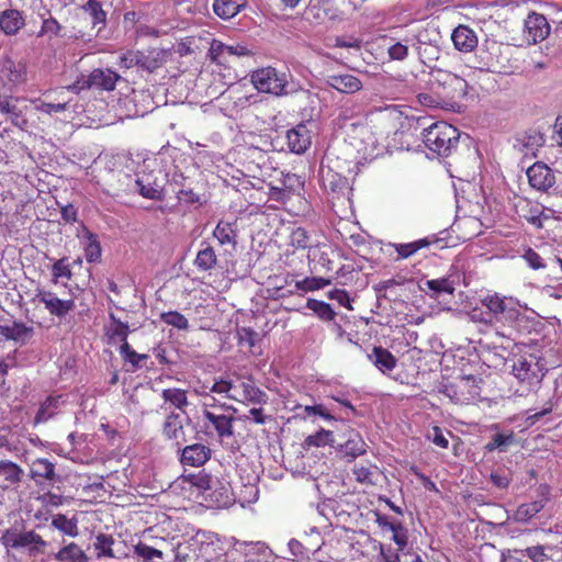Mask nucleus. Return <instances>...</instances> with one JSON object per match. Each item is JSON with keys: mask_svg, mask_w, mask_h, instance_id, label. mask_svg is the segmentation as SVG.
<instances>
[{"mask_svg": "<svg viewBox=\"0 0 562 562\" xmlns=\"http://www.w3.org/2000/svg\"><path fill=\"white\" fill-rule=\"evenodd\" d=\"M113 544H114V539L111 535H105V533L98 535L95 538V542H94V549L97 551V557L98 558L106 557V558L114 559L115 554L112 549Z\"/></svg>", "mask_w": 562, "mask_h": 562, "instance_id": "obj_48", "label": "nucleus"}, {"mask_svg": "<svg viewBox=\"0 0 562 562\" xmlns=\"http://www.w3.org/2000/svg\"><path fill=\"white\" fill-rule=\"evenodd\" d=\"M426 286L435 294L447 293L452 295L454 293V285L448 278L427 280Z\"/></svg>", "mask_w": 562, "mask_h": 562, "instance_id": "obj_56", "label": "nucleus"}, {"mask_svg": "<svg viewBox=\"0 0 562 562\" xmlns=\"http://www.w3.org/2000/svg\"><path fill=\"white\" fill-rule=\"evenodd\" d=\"M82 9L89 12L94 25L105 23L106 12L102 9L100 1L88 0L87 3L82 7Z\"/></svg>", "mask_w": 562, "mask_h": 562, "instance_id": "obj_55", "label": "nucleus"}, {"mask_svg": "<svg viewBox=\"0 0 562 562\" xmlns=\"http://www.w3.org/2000/svg\"><path fill=\"white\" fill-rule=\"evenodd\" d=\"M53 282L57 283L60 278L70 279L71 270L66 258H61L52 266Z\"/></svg>", "mask_w": 562, "mask_h": 562, "instance_id": "obj_58", "label": "nucleus"}, {"mask_svg": "<svg viewBox=\"0 0 562 562\" xmlns=\"http://www.w3.org/2000/svg\"><path fill=\"white\" fill-rule=\"evenodd\" d=\"M367 445L362 437L353 429L349 430L347 440L340 445V452L353 460L366 452Z\"/></svg>", "mask_w": 562, "mask_h": 562, "instance_id": "obj_36", "label": "nucleus"}, {"mask_svg": "<svg viewBox=\"0 0 562 562\" xmlns=\"http://www.w3.org/2000/svg\"><path fill=\"white\" fill-rule=\"evenodd\" d=\"M254 55L252 50L243 44L226 45L218 40H213L209 49L211 61L226 65L231 56L244 57Z\"/></svg>", "mask_w": 562, "mask_h": 562, "instance_id": "obj_15", "label": "nucleus"}, {"mask_svg": "<svg viewBox=\"0 0 562 562\" xmlns=\"http://www.w3.org/2000/svg\"><path fill=\"white\" fill-rule=\"evenodd\" d=\"M428 85L431 91L442 98L446 105H452L463 100L469 88L464 78L441 68L431 69Z\"/></svg>", "mask_w": 562, "mask_h": 562, "instance_id": "obj_2", "label": "nucleus"}, {"mask_svg": "<svg viewBox=\"0 0 562 562\" xmlns=\"http://www.w3.org/2000/svg\"><path fill=\"white\" fill-rule=\"evenodd\" d=\"M29 101L22 97L0 95V113L22 131L29 127Z\"/></svg>", "mask_w": 562, "mask_h": 562, "instance_id": "obj_10", "label": "nucleus"}, {"mask_svg": "<svg viewBox=\"0 0 562 562\" xmlns=\"http://www.w3.org/2000/svg\"><path fill=\"white\" fill-rule=\"evenodd\" d=\"M120 80V75L109 68L93 69L88 77L89 87H94L105 91L115 89L116 82Z\"/></svg>", "mask_w": 562, "mask_h": 562, "instance_id": "obj_28", "label": "nucleus"}, {"mask_svg": "<svg viewBox=\"0 0 562 562\" xmlns=\"http://www.w3.org/2000/svg\"><path fill=\"white\" fill-rule=\"evenodd\" d=\"M519 216L536 228L543 227V220L548 216L543 214V206L538 203H532L529 200H522L517 205Z\"/></svg>", "mask_w": 562, "mask_h": 562, "instance_id": "obj_32", "label": "nucleus"}, {"mask_svg": "<svg viewBox=\"0 0 562 562\" xmlns=\"http://www.w3.org/2000/svg\"><path fill=\"white\" fill-rule=\"evenodd\" d=\"M202 502L207 508H228L235 503V496L228 483L215 480L211 488L204 492Z\"/></svg>", "mask_w": 562, "mask_h": 562, "instance_id": "obj_13", "label": "nucleus"}, {"mask_svg": "<svg viewBox=\"0 0 562 562\" xmlns=\"http://www.w3.org/2000/svg\"><path fill=\"white\" fill-rule=\"evenodd\" d=\"M436 240L431 237H424L411 243H390L389 247L396 251V257L394 260L400 261L414 256L420 249L429 247Z\"/></svg>", "mask_w": 562, "mask_h": 562, "instance_id": "obj_30", "label": "nucleus"}, {"mask_svg": "<svg viewBox=\"0 0 562 562\" xmlns=\"http://www.w3.org/2000/svg\"><path fill=\"white\" fill-rule=\"evenodd\" d=\"M258 334L250 327H241L237 329V344L247 347L249 352L257 355L255 350Z\"/></svg>", "mask_w": 562, "mask_h": 562, "instance_id": "obj_51", "label": "nucleus"}, {"mask_svg": "<svg viewBox=\"0 0 562 562\" xmlns=\"http://www.w3.org/2000/svg\"><path fill=\"white\" fill-rule=\"evenodd\" d=\"M213 402L216 400L213 397ZM236 408L233 406H224L213 404H206L203 409L204 427L210 430L211 434H215L221 440L225 438L234 437V413Z\"/></svg>", "mask_w": 562, "mask_h": 562, "instance_id": "obj_6", "label": "nucleus"}, {"mask_svg": "<svg viewBox=\"0 0 562 562\" xmlns=\"http://www.w3.org/2000/svg\"><path fill=\"white\" fill-rule=\"evenodd\" d=\"M513 374L520 382L528 386L538 385L543 376V364L536 356L519 357L513 364Z\"/></svg>", "mask_w": 562, "mask_h": 562, "instance_id": "obj_11", "label": "nucleus"}, {"mask_svg": "<svg viewBox=\"0 0 562 562\" xmlns=\"http://www.w3.org/2000/svg\"><path fill=\"white\" fill-rule=\"evenodd\" d=\"M524 32L527 41L536 44L549 35L550 25L542 14L532 12L525 20Z\"/></svg>", "mask_w": 562, "mask_h": 562, "instance_id": "obj_21", "label": "nucleus"}, {"mask_svg": "<svg viewBox=\"0 0 562 562\" xmlns=\"http://www.w3.org/2000/svg\"><path fill=\"white\" fill-rule=\"evenodd\" d=\"M236 387L239 390L238 393L228 395L229 400L259 405L268 402L267 393L259 389L251 378L243 380Z\"/></svg>", "mask_w": 562, "mask_h": 562, "instance_id": "obj_19", "label": "nucleus"}, {"mask_svg": "<svg viewBox=\"0 0 562 562\" xmlns=\"http://www.w3.org/2000/svg\"><path fill=\"white\" fill-rule=\"evenodd\" d=\"M67 105H68V100H58L57 102L41 101L36 105V110L42 113L50 115L53 113L64 112L66 110Z\"/></svg>", "mask_w": 562, "mask_h": 562, "instance_id": "obj_59", "label": "nucleus"}, {"mask_svg": "<svg viewBox=\"0 0 562 562\" xmlns=\"http://www.w3.org/2000/svg\"><path fill=\"white\" fill-rule=\"evenodd\" d=\"M333 436H334L333 431L322 428L314 435H310L304 439L303 448L304 449H310L312 447L321 448V447L331 445L334 442Z\"/></svg>", "mask_w": 562, "mask_h": 562, "instance_id": "obj_47", "label": "nucleus"}, {"mask_svg": "<svg viewBox=\"0 0 562 562\" xmlns=\"http://www.w3.org/2000/svg\"><path fill=\"white\" fill-rule=\"evenodd\" d=\"M110 323L104 327V335L108 338V344L127 342L130 327L127 323H123L113 313L109 315Z\"/></svg>", "mask_w": 562, "mask_h": 562, "instance_id": "obj_33", "label": "nucleus"}, {"mask_svg": "<svg viewBox=\"0 0 562 562\" xmlns=\"http://www.w3.org/2000/svg\"><path fill=\"white\" fill-rule=\"evenodd\" d=\"M286 140L290 151L303 154L311 146V132L305 124H297L286 132Z\"/></svg>", "mask_w": 562, "mask_h": 562, "instance_id": "obj_24", "label": "nucleus"}, {"mask_svg": "<svg viewBox=\"0 0 562 562\" xmlns=\"http://www.w3.org/2000/svg\"><path fill=\"white\" fill-rule=\"evenodd\" d=\"M33 333V328L22 322H14L11 326L0 325V335L8 340L24 341Z\"/></svg>", "mask_w": 562, "mask_h": 562, "instance_id": "obj_42", "label": "nucleus"}, {"mask_svg": "<svg viewBox=\"0 0 562 562\" xmlns=\"http://www.w3.org/2000/svg\"><path fill=\"white\" fill-rule=\"evenodd\" d=\"M0 540L7 548L27 549L30 555L43 554L47 547V542L34 530L21 532L16 528H10L2 533Z\"/></svg>", "mask_w": 562, "mask_h": 562, "instance_id": "obj_9", "label": "nucleus"}, {"mask_svg": "<svg viewBox=\"0 0 562 562\" xmlns=\"http://www.w3.org/2000/svg\"><path fill=\"white\" fill-rule=\"evenodd\" d=\"M417 100L422 105L429 108H439L446 105L442 98H440L438 93H435V91L431 90L430 92L418 93Z\"/></svg>", "mask_w": 562, "mask_h": 562, "instance_id": "obj_61", "label": "nucleus"}, {"mask_svg": "<svg viewBox=\"0 0 562 562\" xmlns=\"http://www.w3.org/2000/svg\"><path fill=\"white\" fill-rule=\"evenodd\" d=\"M327 85L341 93H356L362 89L361 80L351 74L330 75L326 79Z\"/></svg>", "mask_w": 562, "mask_h": 562, "instance_id": "obj_27", "label": "nucleus"}, {"mask_svg": "<svg viewBox=\"0 0 562 562\" xmlns=\"http://www.w3.org/2000/svg\"><path fill=\"white\" fill-rule=\"evenodd\" d=\"M369 359L382 373L392 371L397 363L395 356L381 346L373 347L372 353L369 355Z\"/></svg>", "mask_w": 562, "mask_h": 562, "instance_id": "obj_35", "label": "nucleus"}, {"mask_svg": "<svg viewBox=\"0 0 562 562\" xmlns=\"http://www.w3.org/2000/svg\"><path fill=\"white\" fill-rule=\"evenodd\" d=\"M52 525L63 533L76 537L78 535V526L76 520L68 519L64 514H57L53 517Z\"/></svg>", "mask_w": 562, "mask_h": 562, "instance_id": "obj_49", "label": "nucleus"}, {"mask_svg": "<svg viewBox=\"0 0 562 562\" xmlns=\"http://www.w3.org/2000/svg\"><path fill=\"white\" fill-rule=\"evenodd\" d=\"M25 26L23 12L18 9H5L0 12V30L8 36L16 35Z\"/></svg>", "mask_w": 562, "mask_h": 562, "instance_id": "obj_26", "label": "nucleus"}, {"mask_svg": "<svg viewBox=\"0 0 562 562\" xmlns=\"http://www.w3.org/2000/svg\"><path fill=\"white\" fill-rule=\"evenodd\" d=\"M352 473L356 481L362 485H373L379 475L378 468L370 462L355 464Z\"/></svg>", "mask_w": 562, "mask_h": 562, "instance_id": "obj_38", "label": "nucleus"}, {"mask_svg": "<svg viewBox=\"0 0 562 562\" xmlns=\"http://www.w3.org/2000/svg\"><path fill=\"white\" fill-rule=\"evenodd\" d=\"M481 384L482 379L477 376H458L443 386V394L456 404H473L481 398Z\"/></svg>", "mask_w": 562, "mask_h": 562, "instance_id": "obj_7", "label": "nucleus"}, {"mask_svg": "<svg viewBox=\"0 0 562 562\" xmlns=\"http://www.w3.org/2000/svg\"><path fill=\"white\" fill-rule=\"evenodd\" d=\"M359 164L357 155H327L319 169L324 191L333 199L345 196L349 192V177L357 172Z\"/></svg>", "mask_w": 562, "mask_h": 562, "instance_id": "obj_1", "label": "nucleus"}, {"mask_svg": "<svg viewBox=\"0 0 562 562\" xmlns=\"http://www.w3.org/2000/svg\"><path fill=\"white\" fill-rule=\"evenodd\" d=\"M120 355L125 362H130L132 364L133 370L140 368L142 360L148 358V356L145 353H137L128 342L121 345Z\"/></svg>", "mask_w": 562, "mask_h": 562, "instance_id": "obj_52", "label": "nucleus"}, {"mask_svg": "<svg viewBox=\"0 0 562 562\" xmlns=\"http://www.w3.org/2000/svg\"><path fill=\"white\" fill-rule=\"evenodd\" d=\"M36 299L44 304L50 315L58 318H64L76 306L74 300H61L54 292L46 290H37Z\"/></svg>", "mask_w": 562, "mask_h": 562, "instance_id": "obj_17", "label": "nucleus"}, {"mask_svg": "<svg viewBox=\"0 0 562 562\" xmlns=\"http://www.w3.org/2000/svg\"><path fill=\"white\" fill-rule=\"evenodd\" d=\"M515 441V435L513 431L508 434H496L485 445V449L490 452L494 450L505 451L506 448Z\"/></svg>", "mask_w": 562, "mask_h": 562, "instance_id": "obj_53", "label": "nucleus"}, {"mask_svg": "<svg viewBox=\"0 0 562 562\" xmlns=\"http://www.w3.org/2000/svg\"><path fill=\"white\" fill-rule=\"evenodd\" d=\"M520 552L525 553L532 562H546L549 560L546 547L541 544L528 547L525 550H520Z\"/></svg>", "mask_w": 562, "mask_h": 562, "instance_id": "obj_63", "label": "nucleus"}, {"mask_svg": "<svg viewBox=\"0 0 562 562\" xmlns=\"http://www.w3.org/2000/svg\"><path fill=\"white\" fill-rule=\"evenodd\" d=\"M26 66L22 61L4 58L0 61V78L5 83L19 85L26 80Z\"/></svg>", "mask_w": 562, "mask_h": 562, "instance_id": "obj_22", "label": "nucleus"}, {"mask_svg": "<svg viewBox=\"0 0 562 562\" xmlns=\"http://www.w3.org/2000/svg\"><path fill=\"white\" fill-rule=\"evenodd\" d=\"M391 60L402 61L408 56V46L402 42H395L387 47Z\"/></svg>", "mask_w": 562, "mask_h": 562, "instance_id": "obj_62", "label": "nucleus"}, {"mask_svg": "<svg viewBox=\"0 0 562 562\" xmlns=\"http://www.w3.org/2000/svg\"><path fill=\"white\" fill-rule=\"evenodd\" d=\"M247 5V0H214L213 11L223 19L229 20Z\"/></svg>", "mask_w": 562, "mask_h": 562, "instance_id": "obj_37", "label": "nucleus"}, {"mask_svg": "<svg viewBox=\"0 0 562 562\" xmlns=\"http://www.w3.org/2000/svg\"><path fill=\"white\" fill-rule=\"evenodd\" d=\"M213 236L221 245H236L237 227L236 223L220 221L213 231Z\"/></svg>", "mask_w": 562, "mask_h": 562, "instance_id": "obj_41", "label": "nucleus"}, {"mask_svg": "<svg viewBox=\"0 0 562 562\" xmlns=\"http://www.w3.org/2000/svg\"><path fill=\"white\" fill-rule=\"evenodd\" d=\"M23 469L10 460H0V487L5 490L22 482Z\"/></svg>", "mask_w": 562, "mask_h": 562, "instance_id": "obj_29", "label": "nucleus"}, {"mask_svg": "<svg viewBox=\"0 0 562 562\" xmlns=\"http://www.w3.org/2000/svg\"><path fill=\"white\" fill-rule=\"evenodd\" d=\"M313 543H305L303 539H291L289 541V549L291 553L299 559H310L311 555L315 554L321 550L324 544L321 532L317 528H312Z\"/></svg>", "mask_w": 562, "mask_h": 562, "instance_id": "obj_23", "label": "nucleus"}, {"mask_svg": "<svg viewBox=\"0 0 562 562\" xmlns=\"http://www.w3.org/2000/svg\"><path fill=\"white\" fill-rule=\"evenodd\" d=\"M306 307L313 311L322 321L330 322L336 317V312L333 310L330 304L324 301L308 299Z\"/></svg>", "mask_w": 562, "mask_h": 562, "instance_id": "obj_46", "label": "nucleus"}, {"mask_svg": "<svg viewBox=\"0 0 562 562\" xmlns=\"http://www.w3.org/2000/svg\"><path fill=\"white\" fill-rule=\"evenodd\" d=\"M83 238L87 239L85 246V257L88 262H97L101 259V245L98 239V235L92 233L89 228L83 226L82 228Z\"/></svg>", "mask_w": 562, "mask_h": 562, "instance_id": "obj_39", "label": "nucleus"}, {"mask_svg": "<svg viewBox=\"0 0 562 562\" xmlns=\"http://www.w3.org/2000/svg\"><path fill=\"white\" fill-rule=\"evenodd\" d=\"M330 284L329 279L321 277H306L295 282V288L300 291L312 292L325 288Z\"/></svg>", "mask_w": 562, "mask_h": 562, "instance_id": "obj_54", "label": "nucleus"}, {"mask_svg": "<svg viewBox=\"0 0 562 562\" xmlns=\"http://www.w3.org/2000/svg\"><path fill=\"white\" fill-rule=\"evenodd\" d=\"M549 492L550 487L547 484L539 485L538 493L541 498L519 505L513 515L514 520L519 522H527L538 513H540L548 501Z\"/></svg>", "mask_w": 562, "mask_h": 562, "instance_id": "obj_20", "label": "nucleus"}, {"mask_svg": "<svg viewBox=\"0 0 562 562\" xmlns=\"http://www.w3.org/2000/svg\"><path fill=\"white\" fill-rule=\"evenodd\" d=\"M177 451L180 452L181 464L194 468L205 464L212 456L210 447L198 442L183 445L180 449H177Z\"/></svg>", "mask_w": 562, "mask_h": 562, "instance_id": "obj_18", "label": "nucleus"}, {"mask_svg": "<svg viewBox=\"0 0 562 562\" xmlns=\"http://www.w3.org/2000/svg\"><path fill=\"white\" fill-rule=\"evenodd\" d=\"M482 304L495 317L496 322L509 327H514L516 323L525 318L512 297L501 296L498 293L488 294L482 300Z\"/></svg>", "mask_w": 562, "mask_h": 562, "instance_id": "obj_8", "label": "nucleus"}, {"mask_svg": "<svg viewBox=\"0 0 562 562\" xmlns=\"http://www.w3.org/2000/svg\"><path fill=\"white\" fill-rule=\"evenodd\" d=\"M161 398L165 403H169L181 412H184L189 405L188 392L178 387L164 389L161 392Z\"/></svg>", "mask_w": 562, "mask_h": 562, "instance_id": "obj_40", "label": "nucleus"}, {"mask_svg": "<svg viewBox=\"0 0 562 562\" xmlns=\"http://www.w3.org/2000/svg\"><path fill=\"white\" fill-rule=\"evenodd\" d=\"M459 138V130L443 121L432 123L423 133L425 146L437 155L445 157L457 149Z\"/></svg>", "mask_w": 562, "mask_h": 562, "instance_id": "obj_4", "label": "nucleus"}, {"mask_svg": "<svg viewBox=\"0 0 562 562\" xmlns=\"http://www.w3.org/2000/svg\"><path fill=\"white\" fill-rule=\"evenodd\" d=\"M289 240L294 249L305 250L312 247L311 236L303 227L294 228L290 234Z\"/></svg>", "mask_w": 562, "mask_h": 562, "instance_id": "obj_50", "label": "nucleus"}, {"mask_svg": "<svg viewBox=\"0 0 562 562\" xmlns=\"http://www.w3.org/2000/svg\"><path fill=\"white\" fill-rule=\"evenodd\" d=\"M55 559L60 562H87L88 560L85 551L75 542L61 548L55 554Z\"/></svg>", "mask_w": 562, "mask_h": 562, "instance_id": "obj_43", "label": "nucleus"}, {"mask_svg": "<svg viewBox=\"0 0 562 562\" xmlns=\"http://www.w3.org/2000/svg\"><path fill=\"white\" fill-rule=\"evenodd\" d=\"M356 9L351 0H311L303 16L308 23L321 25L326 21H340Z\"/></svg>", "mask_w": 562, "mask_h": 562, "instance_id": "obj_3", "label": "nucleus"}, {"mask_svg": "<svg viewBox=\"0 0 562 562\" xmlns=\"http://www.w3.org/2000/svg\"><path fill=\"white\" fill-rule=\"evenodd\" d=\"M522 258L528 263V266L533 270L546 268L544 261L541 258V256L531 247H528L525 250Z\"/></svg>", "mask_w": 562, "mask_h": 562, "instance_id": "obj_64", "label": "nucleus"}, {"mask_svg": "<svg viewBox=\"0 0 562 562\" xmlns=\"http://www.w3.org/2000/svg\"><path fill=\"white\" fill-rule=\"evenodd\" d=\"M167 55V50L157 47L138 50V67L153 72L162 67V65L166 63Z\"/></svg>", "mask_w": 562, "mask_h": 562, "instance_id": "obj_31", "label": "nucleus"}, {"mask_svg": "<svg viewBox=\"0 0 562 562\" xmlns=\"http://www.w3.org/2000/svg\"><path fill=\"white\" fill-rule=\"evenodd\" d=\"M451 41L456 49L470 53L477 46V36L468 25H458L451 34Z\"/></svg>", "mask_w": 562, "mask_h": 562, "instance_id": "obj_25", "label": "nucleus"}, {"mask_svg": "<svg viewBox=\"0 0 562 562\" xmlns=\"http://www.w3.org/2000/svg\"><path fill=\"white\" fill-rule=\"evenodd\" d=\"M55 464L46 458L35 459L30 468V477L41 484L43 480L54 482L56 479Z\"/></svg>", "mask_w": 562, "mask_h": 562, "instance_id": "obj_34", "label": "nucleus"}, {"mask_svg": "<svg viewBox=\"0 0 562 562\" xmlns=\"http://www.w3.org/2000/svg\"><path fill=\"white\" fill-rule=\"evenodd\" d=\"M378 522L393 532L392 539L403 550L407 546L406 530L401 522L389 521L386 517H379Z\"/></svg>", "mask_w": 562, "mask_h": 562, "instance_id": "obj_44", "label": "nucleus"}, {"mask_svg": "<svg viewBox=\"0 0 562 562\" xmlns=\"http://www.w3.org/2000/svg\"><path fill=\"white\" fill-rule=\"evenodd\" d=\"M526 175L530 187L540 192H548L557 181L554 171L541 161L531 165Z\"/></svg>", "mask_w": 562, "mask_h": 562, "instance_id": "obj_14", "label": "nucleus"}, {"mask_svg": "<svg viewBox=\"0 0 562 562\" xmlns=\"http://www.w3.org/2000/svg\"><path fill=\"white\" fill-rule=\"evenodd\" d=\"M216 263L217 256L215 250L209 245L205 248L199 250L194 259V266L200 271H210L216 266Z\"/></svg>", "mask_w": 562, "mask_h": 562, "instance_id": "obj_45", "label": "nucleus"}, {"mask_svg": "<svg viewBox=\"0 0 562 562\" xmlns=\"http://www.w3.org/2000/svg\"><path fill=\"white\" fill-rule=\"evenodd\" d=\"M161 319L172 327H176L178 329H188L189 328V321L184 315H182L179 312H167L161 314Z\"/></svg>", "mask_w": 562, "mask_h": 562, "instance_id": "obj_57", "label": "nucleus"}, {"mask_svg": "<svg viewBox=\"0 0 562 562\" xmlns=\"http://www.w3.org/2000/svg\"><path fill=\"white\" fill-rule=\"evenodd\" d=\"M335 124L345 135V142L347 143L341 154L344 156L352 154L357 155L359 159L362 158L367 150V143L372 138L369 124L361 120L350 122L345 116H340Z\"/></svg>", "mask_w": 562, "mask_h": 562, "instance_id": "obj_5", "label": "nucleus"}, {"mask_svg": "<svg viewBox=\"0 0 562 562\" xmlns=\"http://www.w3.org/2000/svg\"><path fill=\"white\" fill-rule=\"evenodd\" d=\"M161 434L162 437L167 441H171L172 446L177 449H180L188 442L183 420L178 413L171 412L166 416L161 427Z\"/></svg>", "mask_w": 562, "mask_h": 562, "instance_id": "obj_16", "label": "nucleus"}, {"mask_svg": "<svg viewBox=\"0 0 562 562\" xmlns=\"http://www.w3.org/2000/svg\"><path fill=\"white\" fill-rule=\"evenodd\" d=\"M251 82L259 92L276 95L285 93L286 81L273 67H266L254 71Z\"/></svg>", "mask_w": 562, "mask_h": 562, "instance_id": "obj_12", "label": "nucleus"}, {"mask_svg": "<svg viewBox=\"0 0 562 562\" xmlns=\"http://www.w3.org/2000/svg\"><path fill=\"white\" fill-rule=\"evenodd\" d=\"M139 186V193L142 196L150 200H162L164 198V190L161 187L157 184H144L143 181H137Z\"/></svg>", "mask_w": 562, "mask_h": 562, "instance_id": "obj_60", "label": "nucleus"}]
</instances>
